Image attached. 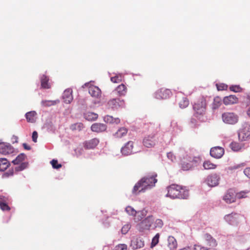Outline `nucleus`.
<instances>
[{
  "mask_svg": "<svg viewBox=\"0 0 250 250\" xmlns=\"http://www.w3.org/2000/svg\"><path fill=\"white\" fill-rule=\"evenodd\" d=\"M171 126H172L173 128H174L175 127H177L178 126V125H177V123L176 122L173 121H172L171 122Z\"/></svg>",
  "mask_w": 250,
  "mask_h": 250,
  "instance_id": "bf43d9fd",
  "label": "nucleus"
},
{
  "mask_svg": "<svg viewBox=\"0 0 250 250\" xmlns=\"http://www.w3.org/2000/svg\"><path fill=\"white\" fill-rule=\"evenodd\" d=\"M167 158L172 162H174L176 160V157L172 152H168L167 154Z\"/></svg>",
  "mask_w": 250,
  "mask_h": 250,
  "instance_id": "603ef678",
  "label": "nucleus"
},
{
  "mask_svg": "<svg viewBox=\"0 0 250 250\" xmlns=\"http://www.w3.org/2000/svg\"><path fill=\"white\" fill-rule=\"evenodd\" d=\"M8 199L3 196H0V208L3 211H9L10 208L7 205Z\"/></svg>",
  "mask_w": 250,
  "mask_h": 250,
  "instance_id": "5701e85b",
  "label": "nucleus"
},
{
  "mask_svg": "<svg viewBox=\"0 0 250 250\" xmlns=\"http://www.w3.org/2000/svg\"><path fill=\"white\" fill-rule=\"evenodd\" d=\"M192 91H191V92H190L189 94H192Z\"/></svg>",
  "mask_w": 250,
  "mask_h": 250,
  "instance_id": "e2e57ef3",
  "label": "nucleus"
},
{
  "mask_svg": "<svg viewBox=\"0 0 250 250\" xmlns=\"http://www.w3.org/2000/svg\"><path fill=\"white\" fill-rule=\"evenodd\" d=\"M220 177L216 173H213L208 176L206 183L210 187H215L219 184Z\"/></svg>",
  "mask_w": 250,
  "mask_h": 250,
  "instance_id": "4468645a",
  "label": "nucleus"
},
{
  "mask_svg": "<svg viewBox=\"0 0 250 250\" xmlns=\"http://www.w3.org/2000/svg\"><path fill=\"white\" fill-rule=\"evenodd\" d=\"M105 122L109 124L115 123L118 124L120 123V120L119 118H114L112 116L107 115L104 119Z\"/></svg>",
  "mask_w": 250,
  "mask_h": 250,
  "instance_id": "c756f323",
  "label": "nucleus"
},
{
  "mask_svg": "<svg viewBox=\"0 0 250 250\" xmlns=\"http://www.w3.org/2000/svg\"><path fill=\"white\" fill-rule=\"evenodd\" d=\"M63 99L66 104H70L73 100L72 90L70 88L66 89L63 93Z\"/></svg>",
  "mask_w": 250,
  "mask_h": 250,
  "instance_id": "aec40b11",
  "label": "nucleus"
},
{
  "mask_svg": "<svg viewBox=\"0 0 250 250\" xmlns=\"http://www.w3.org/2000/svg\"><path fill=\"white\" fill-rule=\"evenodd\" d=\"M110 79L112 82L114 83H118L122 81V76L121 75H118L111 77Z\"/></svg>",
  "mask_w": 250,
  "mask_h": 250,
  "instance_id": "79ce46f5",
  "label": "nucleus"
},
{
  "mask_svg": "<svg viewBox=\"0 0 250 250\" xmlns=\"http://www.w3.org/2000/svg\"><path fill=\"white\" fill-rule=\"evenodd\" d=\"M193 115L198 119H201L206 114L207 103L204 97H200L193 104Z\"/></svg>",
  "mask_w": 250,
  "mask_h": 250,
  "instance_id": "7ed1b4c3",
  "label": "nucleus"
},
{
  "mask_svg": "<svg viewBox=\"0 0 250 250\" xmlns=\"http://www.w3.org/2000/svg\"><path fill=\"white\" fill-rule=\"evenodd\" d=\"M114 92L119 97L124 96L127 92V88L125 84H121L116 87Z\"/></svg>",
  "mask_w": 250,
  "mask_h": 250,
  "instance_id": "b1692460",
  "label": "nucleus"
},
{
  "mask_svg": "<svg viewBox=\"0 0 250 250\" xmlns=\"http://www.w3.org/2000/svg\"><path fill=\"white\" fill-rule=\"evenodd\" d=\"M38 137V135L37 132L36 131H33V132L32 133V141L34 142H35V143L37 142Z\"/></svg>",
  "mask_w": 250,
  "mask_h": 250,
  "instance_id": "5fc2aeb1",
  "label": "nucleus"
},
{
  "mask_svg": "<svg viewBox=\"0 0 250 250\" xmlns=\"http://www.w3.org/2000/svg\"><path fill=\"white\" fill-rule=\"evenodd\" d=\"M10 165V163L6 159L0 158V171H4Z\"/></svg>",
  "mask_w": 250,
  "mask_h": 250,
  "instance_id": "c85d7f7f",
  "label": "nucleus"
},
{
  "mask_svg": "<svg viewBox=\"0 0 250 250\" xmlns=\"http://www.w3.org/2000/svg\"><path fill=\"white\" fill-rule=\"evenodd\" d=\"M224 154V149L220 146H215L212 147L210 150V154L211 157L219 159L221 158Z\"/></svg>",
  "mask_w": 250,
  "mask_h": 250,
  "instance_id": "f3484780",
  "label": "nucleus"
},
{
  "mask_svg": "<svg viewBox=\"0 0 250 250\" xmlns=\"http://www.w3.org/2000/svg\"><path fill=\"white\" fill-rule=\"evenodd\" d=\"M179 106L182 108L187 107L189 104V101L187 98H184L179 103Z\"/></svg>",
  "mask_w": 250,
  "mask_h": 250,
  "instance_id": "58836bf2",
  "label": "nucleus"
},
{
  "mask_svg": "<svg viewBox=\"0 0 250 250\" xmlns=\"http://www.w3.org/2000/svg\"><path fill=\"white\" fill-rule=\"evenodd\" d=\"M14 175V169H10L8 171L4 172L2 175V178H7Z\"/></svg>",
  "mask_w": 250,
  "mask_h": 250,
  "instance_id": "a19ab883",
  "label": "nucleus"
},
{
  "mask_svg": "<svg viewBox=\"0 0 250 250\" xmlns=\"http://www.w3.org/2000/svg\"><path fill=\"white\" fill-rule=\"evenodd\" d=\"M89 93L91 96L98 98L101 96V91L98 87L92 86L89 88Z\"/></svg>",
  "mask_w": 250,
  "mask_h": 250,
  "instance_id": "393cba45",
  "label": "nucleus"
},
{
  "mask_svg": "<svg viewBox=\"0 0 250 250\" xmlns=\"http://www.w3.org/2000/svg\"><path fill=\"white\" fill-rule=\"evenodd\" d=\"M107 105L109 108L118 109L125 107V102L124 100H121L119 98H113L107 102Z\"/></svg>",
  "mask_w": 250,
  "mask_h": 250,
  "instance_id": "1a4fd4ad",
  "label": "nucleus"
},
{
  "mask_svg": "<svg viewBox=\"0 0 250 250\" xmlns=\"http://www.w3.org/2000/svg\"><path fill=\"white\" fill-rule=\"evenodd\" d=\"M42 104L44 106H50L56 104V102L54 101H43Z\"/></svg>",
  "mask_w": 250,
  "mask_h": 250,
  "instance_id": "de8ad7c7",
  "label": "nucleus"
},
{
  "mask_svg": "<svg viewBox=\"0 0 250 250\" xmlns=\"http://www.w3.org/2000/svg\"><path fill=\"white\" fill-rule=\"evenodd\" d=\"M156 177V174H153L143 177L134 186L132 193L137 195L153 187L157 182Z\"/></svg>",
  "mask_w": 250,
  "mask_h": 250,
  "instance_id": "f257e3e1",
  "label": "nucleus"
},
{
  "mask_svg": "<svg viewBox=\"0 0 250 250\" xmlns=\"http://www.w3.org/2000/svg\"><path fill=\"white\" fill-rule=\"evenodd\" d=\"M84 118L88 121H94L97 119L98 115L97 114L88 112L84 114Z\"/></svg>",
  "mask_w": 250,
  "mask_h": 250,
  "instance_id": "7c9ffc66",
  "label": "nucleus"
},
{
  "mask_svg": "<svg viewBox=\"0 0 250 250\" xmlns=\"http://www.w3.org/2000/svg\"><path fill=\"white\" fill-rule=\"evenodd\" d=\"M239 139L242 141L248 140L250 138V125H245L238 133Z\"/></svg>",
  "mask_w": 250,
  "mask_h": 250,
  "instance_id": "ddd939ff",
  "label": "nucleus"
},
{
  "mask_svg": "<svg viewBox=\"0 0 250 250\" xmlns=\"http://www.w3.org/2000/svg\"><path fill=\"white\" fill-rule=\"evenodd\" d=\"M41 86L43 88L48 89L50 88L51 85L50 83H48L49 82V78L46 76L43 75L42 76L41 78Z\"/></svg>",
  "mask_w": 250,
  "mask_h": 250,
  "instance_id": "cd10ccee",
  "label": "nucleus"
},
{
  "mask_svg": "<svg viewBox=\"0 0 250 250\" xmlns=\"http://www.w3.org/2000/svg\"><path fill=\"white\" fill-rule=\"evenodd\" d=\"M153 220L152 216H149L141 221L138 225L139 230L143 231L145 230H149L153 223Z\"/></svg>",
  "mask_w": 250,
  "mask_h": 250,
  "instance_id": "9b49d317",
  "label": "nucleus"
},
{
  "mask_svg": "<svg viewBox=\"0 0 250 250\" xmlns=\"http://www.w3.org/2000/svg\"><path fill=\"white\" fill-rule=\"evenodd\" d=\"M187 161L189 162L190 164L193 165V167H195L196 164L199 162L200 158L199 157H190L187 156V158H186Z\"/></svg>",
  "mask_w": 250,
  "mask_h": 250,
  "instance_id": "4c0bfd02",
  "label": "nucleus"
},
{
  "mask_svg": "<svg viewBox=\"0 0 250 250\" xmlns=\"http://www.w3.org/2000/svg\"><path fill=\"white\" fill-rule=\"evenodd\" d=\"M51 164L52 166V167L55 169H59L62 167L61 164H58V161L57 160H52L51 161Z\"/></svg>",
  "mask_w": 250,
  "mask_h": 250,
  "instance_id": "a18cd8bd",
  "label": "nucleus"
},
{
  "mask_svg": "<svg viewBox=\"0 0 250 250\" xmlns=\"http://www.w3.org/2000/svg\"><path fill=\"white\" fill-rule=\"evenodd\" d=\"M159 234L157 233L152 239L151 244V248H153L155 247L159 242Z\"/></svg>",
  "mask_w": 250,
  "mask_h": 250,
  "instance_id": "37998d69",
  "label": "nucleus"
},
{
  "mask_svg": "<svg viewBox=\"0 0 250 250\" xmlns=\"http://www.w3.org/2000/svg\"><path fill=\"white\" fill-rule=\"evenodd\" d=\"M243 172L248 178L250 179V167H248L244 169Z\"/></svg>",
  "mask_w": 250,
  "mask_h": 250,
  "instance_id": "6e6d98bb",
  "label": "nucleus"
},
{
  "mask_svg": "<svg viewBox=\"0 0 250 250\" xmlns=\"http://www.w3.org/2000/svg\"><path fill=\"white\" fill-rule=\"evenodd\" d=\"M91 129L94 132H103L106 129V126L104 124L95 123L91 125Z\"/></svg>",
  "mask_w": 250,
  "mask_h": 250,
  "instance_id": "412c9836",
  "label": "nucleus"
},
{
  "mask_svg": "<svg viewBox=\"0 0 250 250\" xmlns=\"http://www.w3.org/2000/svg\"><path fill=\"white\" fill-rule=\"evenodd\" d=\"M83 128V125L81 123H77L70 125V128L72 131H81Z\"/></svg>",
  "mask_w": 250,
  "mask_h": 250,
  "instance_id": "72a5a7b5",
  "label": "nucleus"
},
{
  "mask_svg": "<svg viewBox=\"0 0 250 250\" xmlns=\"http://www.w3.org/2000/svg\"><path fill=\"white\" fill-rule=\"evenodd\" d=\"M145 246V242L141 237H134L131 241L130 246L133 250L142 248Z\"/></svg>",
  "mask_w": 250,
  "mask_h": 250,
  "instance_id": "2eb2a0df",
  "label": "nucleus"
},
{
  "mask_svg": "<svg viewBox=\"0 0 250 250\" xmlns=\"http://www.w3.org/2000/svg\"><path fill=\"white\" fill-rule=\"evenodd\" d=\"M221 101L222 100L220 97H215L212 104V108L213 109L218 108L221 104Z\"/></svg>",
  "mask_w": 250,
  "mask_h": 250,
  "instance_id": "e433bc0d",
  "label": "nucleus"
},
{
  "mask_svg": "<svg viewBox=\"0 0 250 250\" xmlns=\"http://www.w3.org/2000/svg\"><path fill=\"white\" fill-rule=\"evenodd\" d=\"M181 168L183 170H188L193 168V165L189 162H187L185 160L182 161Z\"/></svg>",
  "mask_w": 250,
  "mask_h": 250,
  "instance_id": "2f4dec72",
  "label": "nucleus"
},
{
  "mask_svg": "<svg viewBox=\"0 0 250 250\" xmlns=\"http://www.w3.org/2000/svg\"><path fill=\"white\" fill-rule=\"evenodd\" d=\"M127 246L125 244H120L115 247L113 250H126Z\"/></svg>",
  "mask_w": 250,
  "mask_h": 250,
  "instance_id": "c03bdc74",
  "label": "nucleus"
},
{
  "mask_svg": "<svg viewBox=\"0 0 250 250\" xmlns=\"http://www.w3.org/2000/svg\"><path fill=\"white\" fill-rule=\"evenodd\" d=\"M37 113L34 111L28 112L26 113L25 117L27 121L29 123H35L36 120Z\"/></svg>",
  "mask_w": 250,
  "mask_h": 250,
  "instance_id": "bb28decb",
  "label": "nucleus"
},
{
  "mask_svg": "<svg viewBox=\"0 0 250 250\" xmlns=\"http://www.w3.org/2000/svg\"><path fill=\"white\" fill-rule=\"evenodd\" d=\"M242 218V216L235 212L226 215L224 219L229 225L233 226H238Z\"/></svg>",
  "mask_w": 250,
  "mask_h": 250,
  "instance_id": "423d86ee",
  "label": "nucleus"
},
{
  "mask_svg": "<svg viewBox=\"0 0 250 250\" xmlns=\"http://www.w3.org/2000/svg\"><path fill=\"white\" fill-rule=\"evenodd\" d=\"M167 246L170 250H174L177 247V242L176 239L172 236H170L167 239Z\"/></svg>",
  "mask_w": 250,
  "mask_h": 250,
  "instance_id": "a878e982",
  "label": "nucleus"
},
{
  "mask_svg": "<svg viewBox=\"0 0 250 250\" xmlns=\"http://www.w3.org/2000/svg\"><path fill=\"white\" fill-rule=\"evenodd\" d=\"M14 151V148L9 144L0 143V153L1 154L7 155L13 153Z\"/></svg>",
  "mask_w": 250,
  "mask_h": 250,
  "instance_id": "dca6fc26",
  "label": "nucleus"
},
{
  "mask_svg": "<svg viewBox=\"0 0 250 250\" xmlns=\"http://www.w3.org/2000/svg\"><path fill=\"white\" fill-rule=\"evenodd\" d=\"M26 158V156L24 153L20 154L15 159L12 161V163L14 165H17L15 167V170L16 171H21L28 167V163L24 162V160Z\"/></svg>",
  "mask_w": 250,
  "mask_h": 250,
  "instance_id": "39448f33",
  "label": "nucleus"
},
{
  "mask_svg": "<svg viewBox=\"0 0 250 250\" xmlns=\"http://www.w3.org/2000/svg\"><path fill=\"white\" fill-rule=\"evenodd\" d=\"M229 147L233 151H238L241 149L242 146L237 142H233L229 145Z\"/></svg>",
  "mask_w": 250,
  "mask_h": 250,
  "instance_id": "f704fd0d",
  "label": "nucleus"
},
{
  "mask_svg": "<svg viewBox=\"0 0 250 250\" xmlns=\"http://www.w3.org/2000/svg\"><path fill=\"white\" fill-rule=\"evenodd\" d=\"M247 114L250 117V107L248 109L247 111Z\"/></svg>",
  "mask_w": 250,
  "mask_h": 250,
  "instance_id": "680f3d73",
  "label": "nucleus"
},
{
  "mask_svg": "<svg viewBox=\"0 0 250 250\" xmlns=\"http://www.w3.org/2000/svg\"><path fill=\"white\" fill-rule=\"evenodd\" d=\"M172 95V92L169 89L162 88L158 90L155 93V98L158 99H166Z\"/></svg>",
  "mask_w": 250,
  "mask_h": 250,
  "instance_id": "f8f14e48",
  "label": "nucleus"
},
{
  "mask_svg": "<svg viewBox=\"0 0 250 250\" xmlns=\"http://www.w3.org/2000/svg\"><path fill=\"white\" fill-rule=\"evenodd\" d=\"M245 166V163H242V164H238V165H235L233 167H231V169H238V168H239L241 167H243Z\"/></svg>",
  "mask_w": 250,
  "mask_h": 250,
  "instance_id": "4d7b16f0",
  "label": "nucleus"
},
{
  "mask_svg": "<svg viewBox=\"0 0 250 250\" xmlns=\"http://www.w3.org/2000/svg\"><path fill=\"white\" fill-rule=\"evenodd\" d=\"M229 89L232 91L238 92L240 91L241 88L239 85H232L229 87Z\"/></svg>",
  "mask_w": 250,
  "mask_h": 250,
  "instance_id": "09e8293b",
  "label": "nucleus"
},
{
  "mask_svg": "<svg viewBox=\"0 0 250 250\" xmlns=\"http://www.w3.org/2000/svg\"><path fill=\"white\" fill-rule=\"evenodd\" d=\"M22 146L26 150H29L31 149V147L26 143H23Z\"/></svg>",
  "mask_w": 250,
  "mask_h": 250,
  "instance_id": "13d9d810",
  "label": "nucleus"
},
{
  "mask_svg": "<svg viewBox=\"0 0 250 250\" xmlns=\"http://www.w3.org/2000/svg\"><path fill=\"white\" fill-rule=\"evenodd\" d=\"M179 250H191V249L189 247H187Z\"/></svg>",
  "mask_w": 250,
  "mask_h": 250,
  "instance_id": "052dcab7",
  "label": "nucleus"
},
{
  "mask_svg": "<svg viewBox=\"0 0 250 250\" xmlns=\"http://www.w3.org/2000/svg\"><path fill=\"white\" fill-rule=\"evenodd\" d=\"M238 102V99L235 95L226 96L223 99V103L225 105L236 104Z\"/></svg>",
  "mask_w": 250,
  "mask_h": 250,
  "instance_id": "4be33fe9",
  "label": "nucleus"
},
{
  "mask_svg": "<svg viewBox=\"0 0 250 250\" xmlns=\"http://www.w3.org/2000/svg\"><path fill=\"white\" fill-rule=\"evenodd\" d=\"M158 138L156 134L145 136L143 140V146L147 148L153 147L158 143Z\"/></svg>",
  "mask_w": 250,
  "mask_h": 250,
  "instance_id": "0eeeda50",
  "label": "nucleus"
},
{
  "mask_svg": "<svg viewBox=\"0 0 250 250\" xmlns=\"http://www.w3.org/2000/svg\"><path fill=\"white\" fill-rule=\"evenodd\" d=\"M130 228V227L129 225H125L121 229L122 233L124 234H126Z\"/></svg>",
  "mask_w": 250,
  "mask_h": 250,
  "instance_id": "8fccbe9b",
  "label": "nucleus"
},
{
  "mask_svg": "<svg viewBox=\"0 0 250 250\" xmlns=\"http://www.w3.org/2000/svg\"><path fill=\"white\" fill-rule=\"evenodd\" d=\"M127 132V130L125 127L120 128L115 133V136L117 138H121L125 135Z\"/></svg>",
  "mask_w": 250,
  "mask_h": 250,
  "instance_id": "c9c22d12",
  "label": "nucleus"
},
{
  "mask_svg": "<svg viewBox=\"0 0 250 250\" xmlns=\"http://www.w3.org/2000/svg\"><path fill=\"white\" fill-rule=\"evenodd\" d=\"M99 140L97 138H93L83 143L84 148L87 149H93L98 145Z\"/></svg>",
  "mask_w": 250,
  "mask_h": 250,
  "instance_id": "a211bd4d",
  "label": "nucleus"
},
{
  "mask_svg": "<svg viewBox=\"0 0 250 250\" xmlns=\"http://www.w3.org/2000/svg\"><path fill=\"white\" fill-rule=\"evenodd\" d=\"M167 196L172 199H187L189 196V191L185 187L172 184L167 188Z\"/></svg>",
  "mask_w": 250,
  "mask_h": 250,
  "instance_id": "f03ea898",
  "label": "nucleus"
},
{
  "mask_svg": "<svg viewBox=\"0 0 250 250\" xmlns=\"http://www.w3.org/2000/svg\"><path fill=\"white\" fill-rule=\"evenodd\" d=\"M217 88L218 90H223L227 89L228 86L224 84H216Z\"/></svg>",
  "mask_w": 250,
  "mask_h": 250,
  "instance_id": "3c124183",
  "label": "nucleus"
},
{
  "mask_svg": "<svg viewBox=\"0 0 250 250\" xmlns=\"http://www.w3.org/2000/svg\"><path fill=\"white\" fill-rule=\"evenodd\" d=\"M247 193L244 191H241L239 193H236L237 194V198H246L247 197L246 196Z\"/></svg>",
  "mask_w": 250,
  "mask_h": 250,
  "instance_id": "864d4df0",
  "label": "nucleus"
},
{
  "mask_svg": "<svg viewBox=\"0 0 250 250\" xmlns=\"http://www.w3.org/2000/svg\"><path fill=\"white\" fill-rule=\"evenodd\" d=\"M223 121L227 124L234 125L238 121L237 115L233 112H225L222 115Z\"/></svg>",
  "mask_w": 250,
  "mask_h": 250,
  "instance_id": "6e6552de",
  "label": "nucleus"
},
{
  "mask_svg": "<svg viewBox=\"0 0 250 250\" xmlns=\"http://www.w3.org/2000/svg\"><path fill=\"white\" fill-rule=\"evenodd\" d=\"M163 222L161 219H157L155 220L154 223V228H161L163 226Z\"/></svg>",
  "mask_w": 250,
  "mask_h": 250,
  "instance_id": "49530a36",
  "label": "nucleus"
},
{
  "mask_svg": "<svg viewBox=\"0 0 250 250\" xmlns=\"http://www.w3.org/2000/svg\"><path fill=\"white\" fill-rule=\"evenodd\" d=\"M236 192L233 188L229 189L224 194L223 199L227 204H231L236 201Z\"/></svg>",
  "mask_w": 250,
  "mask_h": 250,
  "instance_id": "9d476101",
  "label": "nucleus"
},
{
  "mask_svg": "<svg viewBox=\"0 0 250 250\" xmlns=\"http://www.w3.org/2000/svg\"><path fill=\"white\" fill-rule=\"evenodd\" d=\"M134 143L128 141L121 149V152L125 155H128L132 153Z\"/></svg>",
  "mask_w": 250,
  "mask_h": 250,
  "instance_id": "6ab92c4d",
  "label": "nucleus"
},
{
  "mask_svg": "<svg viewBox=\"0 0 250 250\" xmlns=\"http://www.w3.org/2000/svg\"><path fill=\"white\" fill-rule=\"evenodd\" d=\"M203 167L205 169H215L217 166L211 163L210 161H205L203 163Z\"/></svg>",
  "mask_w": 250,
  "mask_h": 250,
  "instance_id": "473e14b6",
  "label": "nucleus"
},
{
  "mask_svg": "<svg viewBox=\"0 0 250 250\" xmlns=\"http://www.w3.org/2000/svg\"><path fill=\"white\" fill-rule=\"evenodd\" d=\"M125 211L130 215L135 216L136 214V211L131 206H128L125 208Z\"/></svg>",
  "mask_w": 250,
  "mask_h": 250,
  "instance_id": "ea45409f",
  "label": "nucleus"
},
{
  "mask_svg": "<svg viewBox=\"0 0 250 250\" xmlns=\"http://www.w3.org/2000/svg\"><path fill=\"white\" fill-rule=\"evenodd\" d=\"M217 243L211 235L206 233L203 238V246L195 245L193 250H216Z\"/></svg>",
  "mask_w": 250,
  "mask_h": 250,
  "instance_id": "20e7f679",
  "label": "nucleus"
}]
</instances>
